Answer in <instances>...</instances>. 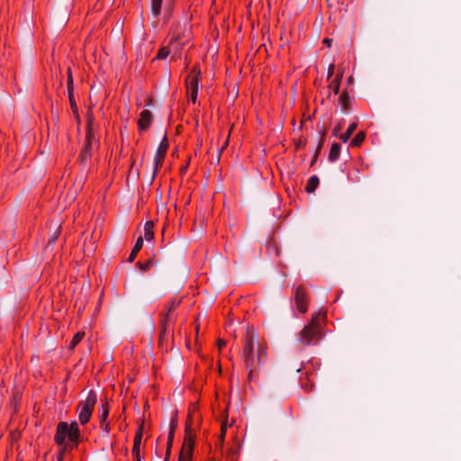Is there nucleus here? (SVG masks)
I'll return each mask as SVG.
<instances>
[{
	"label": "nucleus",
	"instance_id": "f257e3e1",
	"mask_svg": "<svg viewBox=\"0 0 461 461\" xmlns=\"http://www.w3.org/2000/svg\"><path fill=\"white\" fill-rule=\"evenodd\" d=\"M54 441L59 447L57 457L65 458V456L77 448L82 441L78 423L76 420L69 424L66 421H59L57 425Z\"/></svg>",
	"mask_w": 461,
	"mask_h": 461
},
{
	"label": "nucleus",
	"instance_id": "f03ea898",
	"mask_svg": "<svg viewBox=\"0 0 461 461\" xmlns=\"http://www.w3.org/2000/svg\"><path fill=\"white\" fill-rule=\"evenodd\" d=\"M95 104H90L86 113V137L83 147L78 155V161L83 168H86L93 157V144L99 145V138H95V131L98 125L95 124L94 115Z\"/></svg>",
	"mask_w": 461,
	"mask_h": 461
},
{
	"label": "nucleus",
	"instance_id": "7ed1b4c3",
	"mask_svg": "<svg viewBox=\"0 0 461 461\" xmlns=\"http://www.w3.org/2000/svg\"><path fill=\"white\" fill-rule=\"evenodd\" d=\"M256 335L254 329L251 330L248 327L246 336L244 339V344L242 348V358L246 367L249 369L248 382H251L253 379V369L255 368L254 359V346H255Z\"/></svg>",
	"mask_w": 461,
	"mask_h": 461
},
{
	"label": "nucleus",
	"instance_id": "20e7f679",
	"mask_svg": "<svg viewBox=\"0 0 461 461\" xmlns=\"http://www.w3.org/2000/svg\"><path fill=\"white\" fill-rule=\"evenodd\" d=\"M97 402V395L94 390H90L85 401H81L78 403V409H80L78 414L79 422L82 425H86L89 422L93 411L95 410V403Z\"/></svg>",
	"mask_w": 461,
	"mask_h": 461
},
{
	"label": "nucleus",
	"instance_id": "39448f33",
	"mask_svg": "<svg viewBox=\"0 0 461 461\" xmlns=\"http://www.w3.org/2000/svg\"><path fill=\"white\" fill-rule=\"evenodd\" d=\"M168 35L170 36L169 43L188 41L191 36V25L186 22L174 23L169 29Z\"/></svg>",
	"mask_w": 461,
	"mask_h": 461
},
{
	"label": "nucleus",
	"instance_id": "423d86ee",
	"mask_svg": "<svg viewBox=\"0 0 461 461\" xmlns=\"http://www.w3.org/2000/svg\"><path fill=\"white\" fill-rule=\"evenodd\" d=\"M168 149H169V142H168L167 132H165V135L158 145V148L157 149V152H156V155L154 158V168H153V173H152V176H151V180H150V185L154 182L157 174L158 173L159 169L162 167Z\"/></svg>",
	"mask_w": 461,
	"mask_h": 461
},
{
	"label": "nucleus",
	"instance_id": "0eeeda50",
	"mask_svg": "<svg viewBox=\"0 0 461 461\" xmlns=\"http://www.w3.org/2000/svg\"><path fill=\"white\" fill-rule=\"evenodd\" d=\"M317 338V312L312 313L311 321L300 332V342L310 345Z\"/></svg>",
	"mask_w": 461,
	"mask_h": 461
},
{
	"label": "nucleus",
	"instance_id": "6e6552de",
	"mask_svg": "<svg viewBox=\"0 0 461 461\" xmlns=\"http://www.w3.org/2000/svg\"><path fill=\"white\" fill-rule=\"evenodd\" d=\"M202 77L203 76L201 65L199 62H196L193 66L190 73L187 75L185 81L187 93H189V90L191 89L199 90V86L202 81Z\"/></svg>",
	"mask_w": 461,
	"mask_h": 461
},
{
	"label": "nucleus",
	"instance_id": "1a4fd4ad",
	"mask_svg": "<svg viewBox=\"0 0 461 461\" xmlns=\"http://www.w3.org/2000/svg\"><path fill=\"white\" fill-rule=\"evenodd\" d=\"M144 419L139 424L138 429L135 431L134 438H133V446L131 454L134 461H145L144 456L140 453V445L143 437L144 430Z\"/></svg>",
	"mask_w": 461,
	"mask_h": 461
},
{
	"label": "nucleus",
	"instance_id": "9d476101",
	"mask_svg": "<svg viewBox=\"0 0 461 461\" xmlns=\"http://www.w3.org/2000/svg\"><path fill=\"white\" fill-rule=\"evenodd\" d=\"M294 303L297 310L301 313H305L308 310V297L306 289L303 285H300L297 286L294 294Z\"/></svg>",
	"mask_w": 461,
	"mask_h": 461
},
{
	"label": "nucleus",
	"instance_id": "9b49d317",
	"mask_svg": "<svg viewBox=\"0 0 461 461\" xmlns=\"http://www.w3.org/2000/svg\"><path fill=\"white\" fill-rule=\"evenodd\" d=\"M159 317L158 344V347L163 348L164 344L167 342V333L170 317H167V314H159Z\"/></svg>",
	"mask_w": 461,
	"mask_h": 461
},
{
	"label": "nucleus",
	"instance_id": "f8f14e48",
	"mask_svg": "<svg viewBox=\"0 0 461 461\" xmlns=\"http://www.w3.org/2000/svg\"><path fill=\"white\" fill-rule=\"evenodd\" d=\"M67 90H68V96L69 100V104L72 113L78 111V107L74 96V80L72 76V70L70 68H68L67 69Z\"/></svg>",
	"mask_w": 461,
	"mask_h": 461
},
{
	"label": "nucleus",
	"instance_id": "ddd939ff",
	"mask_svg": "<svg viewBox=\"0 0 461 461\" xmlns=\"http://www.w3.org/2000/svg\"><path fill=\"white\" fill-rule=\"evenodd\" d=\"M153 122V115L152 113L149 110H142L140 118L137 122L138 130L140 132H145L147 131Z\"/></svg>",
	"mask_w": 461,
	"mask_h": 461
},
{
	"label": "nucleus",
	"instance_id": "4468645a",
	"mask_svg": "<svg viewBox=\"0 0 461 461\" xmlns=\"http://www.w3.org/2000/svg\"><path fill=\"white\" fill-rule=\"evenodd\" d=\"M23 399V392L17 388L12 390V395L9 399L7 406L12 409L11 416L15 415L20 408Z\"/></svg>",
	"mask_w": 461,
	"mask_h": 461
},
{
	"label": "nucleus",
	"instance_id": "2eb2a0df",
	"mask_svg": "<svg viewBox=\"0 0 461 461\" xmlns=\"http://www.w3.org/2000/svg\"><path fill=\"white\" fill-rule=\"evenodd\" d=\"M313 375V371L305 370L300 376L301 386L306 393L312 392L314 387Z\"/></svg>",
	"mask_w": 461,
	"mask_h": 461
},
{
	"label": "nucleus",
	"instance_id": "dca6fc26",
	"mask_svg": "<svg viewBox=\"0 0 461 461\" xmlns=\"http://www.w3.org/2000/svg\"><path fill=\"white\" fill-rule=\"evenodd\" d=\"M176 5V0H165L162 20L164 23H168L172 19Z\"/></svg>",
	"mask_w": 461,
	"mask_h": 461
},
{
	"label": "nucleus",
	"instance_id": "f3484780",
	"mask_svg": "<svg viewBox=\"0 0 461 461\" xmlns=\"http://www.w3.org/2000/svg\"><path fill=\"white\" fill-rule=\"evenodd\" d=\"M177 427H178V410L176 409L173 411V412L171 414L169 431H168V435H167V443H169V444L174 443L175 434H176V430Z\"/></svg>",
	"mask_w": 461,
	"mask_h": 461
},
{
	"label": "nucleus",
	"instance_id": "a211bd4d",
	"mask_svg": "<svg viewBox=\"0 0 461 461\" xmlns=\"http://www.w3.org/2000/svg\"><path fill=\"white\" fill-rule=\"evenodd\" d=\"M196 433L194 429H185L184 441L182 447L194 449Z\"/></svg>",
	"mask_w": 461,
	"mask_h": 461
},
{
	"label": "nucleus",
	"instance_id": "6ab92c4d",
	"mask_svg": "<svg viewBox=\"0 0 461 461\" xmlns=\"http://www.w3.org/2000/svg\"><path fill=\"white\" fill-rule=\"evenodd\" d=\"M164 0H150V12L155 18H158L162 14Z\"/></svg>",
	"mask_w": 461,
	"mask_h": 461
},
{
	"label": "nucleus",
	"instance_id": "aec40b11",
	"mask_svg": "<svg viewBox=\"0 0 461 461\" xmlns=\"http://www.w3.org/2000/svg\"><path fill=\"white\" fill-rule=\"evenodd\" d=\"M142 247H143V238L141 236H140L137 239L135 245L133 246V248L131 251V254L128 258L129 263H132L135 260L138 253L140 252V250L141 249Z\"/></svg>",
	"mask_w": 461,
	"mask_h": 461
},
{
	"label": "nucleus",
	"instance_id": "412c9836",
	"mask_svg": "<svg viewBox=\"0 0 461 461\" xmlns=\"http://www.w3.org/2000/svg\"><path fill=\"white\" fill-rule=\"evenodd\" d=\"M61 230H62L61 223H55L54 230H53L52 233L50 234L49 239H48V246L49 247L54 246L56 240L59 239V237L61 233Z\"/></svg>",
	"mask_w": 461,
	"mask_h": 461
},
{
	"label": "nucleus",
	"instance_id": "4be33fe9",
	"mask_svg": "<svg viewBox=\"0 0 461 461\" xmlns=\"http://www.w3.org/2000/svg\"><path fill=\"white\" fill-rule=\"evenodd\" d=\"M182 302V299H171L165 306H164V312H160L159 314H167V317H170V312L175 311L178 306L180 305Z\"/></svg>",
	"mask_w": 461,
	"mask_h": 461
},
{
	"label": "nucleus",
	"instance_id": "5701e85b",
	"mask_svg": "<svg viewBox=\"0 0 461 461\" xmlns=\"http://www.w3.org/2000/svg\"><path fill=\"white\" fill-rule=\"evenodd\" d=\"M99 421L100 423H105V421H107L110 411V406L107 400L99 405Z\"/></svg>",
	"mask_w": 461,
	"mask_h": 461
},
{
	"label": "nucleus",
	"instance_id": "b1692460",
	"mask_svg": "<svg viewBox=\"0 0 461 461\" xmlns=\"http://www.w3.org/2000/svg\"><path fill=\"white\" fill-rule=\"evenodd\" d=\"M267 346L258 344L257 352V366H260L261 364H264L267 361Z\"/></svg>",
	"mask_w": 461,
	"mask_h": 461
},
{
	"label": "nucleus",
	"instance_id": "393cba45",
	"mask_svg": "<svg viewBox=\"0 0 461 461\" xmlns=\"http://www.w3.org/2000/svg\"><path fill=\"white\" fill-rule=\"evenodd\" d=\"M194 450V449L181 447L177 461H192Z\"/></svg>",
	"mask_w": 461,
	"mask_h": 461
},
{
	"label": "nucleus",
	"instance_id": "a878e982",
	"mask_svg": "<svg viewBox=\"0 0 461 461\" xmlns=\"http://www.w3.org/2000/svg\"><path fill=\"white\" fill-rule=\"evenodd\" d=\"M171 52L169 46L160 47L157 52V55L151 59V63H154L157 60L166 59Z\"/></svg>",
	"mask_w": 461,
	"mask_h": 461
},
{
	"label": "nucleus",
	"instance_id": "bb28decb",
	"mask_svg": "<svg viewBox=\"0 0 461 461\" xmlns=\"http://www.w3.org/2000/svg\"><path fill=\"white\" fill-rule=\"evenodd\" d=\"M154 222L153 221H148L144 224V237L147 241H150L154 239Z\"/></svg>",
	"mask_w": 461,
	"mask_h": 461
},
{
	"label": "nucleus",
	"instance_id": "cd10ccee",
	"mask_svg": "<svg viewBox=\"0 0 461 461\" xmlns=\"http://www.w3.org/2000/svg\"><path fill=\"white\" fill-rule=\"evenodd\" d=\"M317 189V176H312L304 186V192L307 194H312Z\"/></svg>",
	"mask_w": 461,
	"mask_h": 461
},
{
	"label": "nucleus",
	"instance_id": "c85d7f7f",
	"mask_svg": "<svg viewBox=\"0 0 461 461\" xmlns=\"http://www.w3.org/2000/svg\"><path fill=\"white\" fill-rule=\"evenodd\" d=\"M86 333L83 330L77 331L74 336L70 344L68 346V349L73 350L84 339Z\"/></svg>",
	"mask_w": 461,
	"mask_h": 461
},
{
	"label": "nucleus",
	"instance_id": "c756f323",
	"mask_svg": "<svg viewBox=\"0 0 461 461\" xmlns=\"http://www.w3.org/2000/svg\"><path fill=\"white\" fill-rule=\"evenodd\" d=\"M155 255H152L151 258H148L147 260L141 262V261H138L136 263V266L141 270V271H149L151 267L154 265V258H155Z\"/></svg>",
	"mask_w": 461,
	"mask_h": 461
},
{
	"label": "nucleus",
	"instance_id": "7c9ffc66",
	"mask_svg": "<svg viewBox=\"0 0 461 461\" xmlns=\"http://www.w3.org/2000/svg\"><path fill=\"white\" fill-rule=\"evenodd\" d=\"M339 152H340L339 144L334 143L331 146V149L329 153V160L331 162L335 161L339 158Z\"/></svg>",
	"mask_w": 461,
	"mask_h": 461
},
{
	"label": "nucleus",
	"instance_id": "2f4dec72",
	"mask_svg": "<svg viewBox=\"0 0 461 461\" xmlns=\"http://www.w3.org/2000/svg\"><path fill=\"white\" fill-rule=\"evenodd\" d=\"M227 422H228V418L226 417L225 420L221 424V429H220V435H219V442H220L221 447H222L223 443H224V438H225L227 428H228Z\"/></svg>",
	"mask_w": 461,
	"mask_h": 461
},
{
	"label": "nucleus",
	"instance_id": "473e14b6",
	"mask_svg": "<svg viewBox=\"0 0 461 461\" xmlns=\"http://www.w3.org/2000/svg\"><path fill=\"white\" fill-rule=\"evenodd\" d=\"M357 124L356 122H352L348 130L346 131L345 133H343L341 136H340V140L343 141V142H347L348 140V139L350 138V136L352 135V133L354 132V131L357 129Z\"/></svg>",
	"mask_w": 461,
	"mask_h": 461
},
{
	"label": "nucleus",
	"instance_id": "72a5a7b5",
	"mask_svg": "<svg viewBox=\"0 0 461 461\" xmlns=\"http://www.w3.org/2000/svg\"><path fill=\"white\" fill-rule=\"evenodd\" d=\"M160 294L153 290H148L144 292L142 298L145 302H152L153 300L158 298Z\"/></svg>",
	"mask_w": 461,
	"mask_h": 461
},
{
	"label": "nucleus",
	"instance_id": "f704fd0d",
	"mask_svg": "<svg viewBox=\"0 0 461 461\" xmlns=\"http://www.w3.org/2000/svg\"><path fill=\"white\" fill-rule=\"evenodd\" d=\"M317 113V107H315L312 113V114L306 115L305 113H303L302 120H301V128H307L306 123L307 121H312V118H314L315 113Z\"/></svg>",
	"mask_w": 461,
	"mask_h": 461
},
{
	"label": "nucleus",
	"instance_id": "c9c22d12",
	"mask_svg": "<svg viewBox=\"0 0 461 461\" xmlns=\"http://www.w3.org/2000/svg\"><path fill=\"white\" fill-rule=\"evenodd\" d=\"M366 134L364 131H359L351 140V145L357 147L359 146L365 140Z\"/></svg>",
	"mask_w": 461,
	"mask_h": 461
},
{
	"label": "nucleus",
	"instance_id": "e433bc0d",
	"mask_svg": "<svg viewBox=\"0 0 461 461\" xmlns=\"http://www.w3.org/2000/svg\"><path fill=\"white\" fill-rule=\"evenodd\" d=\"M232 128H233V125L230 127V131L228 133V136L224 141V143H222V146L219 149V152H218V156H217V162L220 161V158H221V154L223 152L224 149H227V147L229 146V142H230V132L232 131Z\"/></svg>",
	"mask_w": 461,
	"mask_h": 461
},
{
	"label": "nucleus",
	"instance_id": "4c0bfd02",
	"mask_svg": "<svg viewBox=\"0 0 461 461\" xmlns=\"http://www.w3.org/2000/svg\"><path fill=\"white\" fill-rule=\"evenodd\" d=\"M188 41H176L175 43H169L168 42V46L169 48L170 47H173V50L174 51H182V50L184 49V47L185 46V44L187 43Z\"/></svg>",
	"mask_w": 461,
	"mask_h": 461
},
{
	"label": "nucleus",
	"instance_id": "58836bf2",
	"mask_svg": "<svg viewBox=\"0 0 461 461\" xmlns=\"http://www.w3.org/2000/svg\"><path fill=\"white\" fill-rule=\"evenodd\" d=\"M307 144V139L303 136H301L297 140L294 141L295 149L298 150L300 149H303Z\"/></svg>",
	"mask_w": 461,
	"mask_h": 461
},
{
	"label": "nucleus",
	"instance_id": "ea45409f",
	"mask_svg": "<svg viewBox=\"0 0 461 461\" xmlns=\"http://www.w3.org/2000/svg\"><path fill=\"white\" fill-rule=\"evenodd\" d=\"M194 416H191L190 413H187V417L185 423V429H194Z\"/></svg>",
	"mask_w": 461,
	"mask_h": 461
},
{
	"label": "nucleus",
	"instance_id": "a19ab883",
	"mask_svg": "<svg viewBox=\"0 0 461 461\" xmlns=\"http://www.w3.org/2000/svg\"><path fill=\"white\" fill-rule=\"evenodd\" d=\"M329 87L330 89H333L334 94H337L339 92V82L338 77L331 81V83L330 84Z\"/></svg>",
	"mask_w": 461,
	"mask_h": 461
},
{
	"label": "nucleus",
	"instance_id": "79ce46f5",
	"mask_svg": "<svg viewBox=\"0 0 461 461\" xmlns=\"http://www.w3.org/2000/svg\"><path fill=\"white\" fill-rule=\"evenodd\" d=\"M173 444L167 443L164 461H169Z\"/></svg>",
	"mask_w": 461,
	"mask_h": 461
},
{
	"label": "nucleus",
	"instance_id": "37998d69",
	"mask_svg": "<svg viewBox=\"0 0 461 461\" xmlns=\"http://www.w3.org/2000/svg\"><path fill=\"white\" fill-rule=\"evenodd\" d=\"M190 95H189V100L193 103V104H195L196 101H197V96H198V90H194V89H191L189 90V93H188Z\"/></svg>",
	"mask_w": 461,
	"mask_h": 461
},
{
	"label": "nucleus",
	"instance_id": "c03bdc74",
	"mask_svg": "<svg viewBox=\"0 0 461 461\" xmlns=\"http://www.w3.org/2000/svg\"><path fill=\"white\" fill-rule=\"evenodd\" d=\"M190 161H191V157H188L187 159H186V162L185 165H183L180 169H179V173L181 176H184L186 171H187V168L189 167V164H190Z\"/></svg>",
	"mask_w": 461,
	"mask_h": 461
},
{
	"label": "nucleus",
	"instance_id": "a18cd8bd",
	"mask_svg": "<svg viewBox=\"0 0 461 461\" xmlns=\"http://www.w3.org/2000/svg\"><path fill=\"white\" fill-rule=\"evenodd\" d=\"M197 410H198V404L195 402H191L188 406L187 413H190L191 416H194Z\"/></svg>",
	"mask_w": 461,
	"mask_h": 461
},
{
	"label": "nucleus",
	"instance_id": "49530a36",
	"mask_svg": "<svg viewBox=\"0 0 461 461\" xmlns=\"http://www.w3.org/2000/svg\"><path fill=\"white\" fill-rule=\"evenodd\" d=\"M67 1L68 2L69 5L67 7L66 12L63 14V21H65V22H67L68 19L69 9L73 5L74 0H67Z\"/></svg>",
	"mask_w": 461,
	"mask_h": 461
},
{
	"label": "nucleus",
	"instance_id": "de8ad7c7",
	"mask_svg": "<svg viewBox=\"0 0 461 461\" xmlns=\"http://www.w3.org/2000/svg\"><path fill=\"white\" fill-rule=\"evenodd\" d=\"M73 115H74L75 121L77 124V130L79 131V127L81 125V117H80L79 112L78 111L74 112Z\"/></svg>",
	"mask_w": 461,
	"mask_h": 461
},
{
	"label": "nucleus",
	"instance_id": "09e8293b",
	"mask_svg": "<svg viewBox=\"0 0 461 461\" xmlns=\"http://www.w3.org/2000/svg\"><path fill=\"white\" fill-rule=\"evenodd\" d=\"M318 316H319V337L321 336V322L322 320L325 319V312H321V311H319V313H318Z\"/></svg>",
	"mask_w": 461,
	"mask_h": 461
},
{
	"label": "nucleus",
	"instance_id": "8fccbe9b",
	"mask_svg": "<svg viewBox=\"0 0 461 461\" xmlns=\"http://www.w3.org/2000/svg\"><path fill=\"white\" fill-rule=\"evenodd\" d=\"M154 104V98L152 95H148L145 99V105L146 106H152Z\"/></svg>",
	"mask_w": 461,
	"mask_h": 461
},
{
	"label": "nucleus",
	"instance_id": "3c124183",
	"mask_svg": "<svg viewBox=\"0 0 461 461\" xmlns=\"http://www.w3.org/2000/svg\"><path fill=\"white\" fill-rule=\"evenodd\" d=\"M226 346V341L222 339H217V347L218 349L221 351L224 347Z\"/></svg>",
	"mask_w": 461,
	"mask_h": 461
},
{
	"label": "nucleus",
	"instance_id": "603ef678",
	"mask_svg": "<svg viewBox=\"0 0 461 461\" xmlns=\"http://www.w3.org/2000/svg\"><path fill=\"white\" fill-rule=\"evenodd\" d=\"M100 424H101V427L104 429V431L106 433V435H108L110 433V424H109V422L105 421V423H100Z\"/></svg>",
	"mask_w": 461,
	"mask_h": 461
},
{
	"label": "nucleus",
	"instance_id": "864d4df0",
	"mask_svg": "<svg viewBox=\"0 0 461 461\" xmlns=\"http://www.w3.org/2000/svg\"><path fill=\"white\" fill-rule=\"evenodd\" d=\"M180 58H181V52L180 51H174L173 55L170 58V60L171 61H176V60H177Z\"/></svg>",
	"mask_w": 461,
	"mask_h": 461
},
{
	"label": "nucleus",
	"instance_id": "5fc2aeb1",
	"mask_svg": "<svg viewBox=\"0 0 461 461\" xmlns=\"http://www.w3.org/2000/svg\"><path fill=\"white\" fill-rule=\"evenodd\" d=\"M134 164H135V159L131 158V167H130V169H129V173H128V176H127V181L129 180V177H130V174L131 173L132 171V168L134 167Z\"/></svg>",
	"mask_w": 461,
	"mask_h": 461
},
{
	"label": "nucleus",
	"instance_id": "6e6d98bb",
	"mask_svg": "<svg viewBox=\"0 0 461 461\" xmlns=\"http://www.w3.org/2000/svg\"><path fill=\"white\" fill-rule=\"evenodd\" d=\"M316 162H317V150L314 152V154L312 156L311 166H313Z\"/></svg>",
	"mask_w": 461,
	"mask_h": 461
},
{
	"label": "nucleus",
	"instance_id": "4d7b16f0",
	"mask_svg": "<svg viewBox=\"0 0 461 461\" xmlns=\"http://www.w3.org/2000/svg\"><path fill=\"white\" fill-rule=\"evenodd\" d=\"M333 71H334V65H330L329 67V70H328V77H330L333 74Z\"/></svg>",
	"mask_w": 461,
	"mask_h": 461
},
{
	"label": "nucleus",
	"instance_id": "13d9d810",
	"mask_svg": "<svg viewBox=\"0 0 461 461\" xmlns=\"http://www.w3.org/2000/svg\"><path fill=\"white\" fill-rule=\"evenodd\" d=\"M331 42H332V40L331 39H328V38H325L323 40V43L326 44L327 46L330 47L331 45Z\"/></svg>",
	"mask_w": 461,
	"mask_h": 461
},
{
	"label": "nucleus",
	"instance_id": "bf43d9fd",
	"mask_svg": "<svg viewBox=\"0 0 461 461\" xmlns=\"http://www.w3.org/2000/svg\"><path fill=\"white\" fill-rule=\"evenodd\" d=\"M183 130V126L181 124L177 125L176 128V133L180 134Z\"/></svg>",
	"mask_w": 461,
	"mask_h": 461
},
{
	"label": "nucleus",
	"instance_id": "052dcab7",
	"mask_svg": "<svg viewBox=\"0 0 461 461\" xmlns=\"http://www.w3.org/2000/svg\"><path fill=\"white\" fill-rule=\"evenodd\" d=\"M339 99L344 103L348 99V96L347 95H341Z\"/></svg>",
	"mask_w": 461,
	"mask_h": 461
},
{
	"label": "nucleus",
	"instance_id": "680f3d73",
	"mask_svg": "<svg viewBox=\"0 0 461 461\" xmlns=\"http://www.w3.org/2000/svg\"><path fill=\"white\" fill-rule=\"evenodd\" d=\"M136 176H137V177L140 176V169L139 168L136 169Z\"/></svg>",
	"mask_w": 461,
	"mask_h": 461
},
{
	"label": "nucleus",
	"instance_id": "e2e57ef3",
	"mask_svg": "<svg viewBox=\"0 0 461 461\" xmlns=\"http://www.w3.org/2000/svg\"><path fill=\"white\" fill-rule=\"evenodd\" d=\"M195 330H196V333H198V330H199V324H196V326H195Z\"/></svg>",
	"mask_w": 461,
	"mask_h": 461
},
{
	"label": "nucleus",
	"instance_id": "0e129e2a",
	"mask_svg": "<svg viewBox=\"0 0 461 461\" xmlns=\"http://www.w3.org/2000/svg\"><path fill=\"white\" fill-rule=\"evenodd\" d=\"M177 152V148L175 149V150L173 151L172 155L174 156L175 154H176Z\"/></svg>",
	"mask_w": 461,
	"mask_h": 461
},
{
	"label": "nucleus",
	"instance_id": "69168bd1",
	"mask_svg": "<svg viewBox=\"0 0 461 461\" xmlns=\"http://www.w3.org/2000/svg\"><path fill=\"white\" fill-rule=\"evenodd\" d=\"M313 85H317V77L313 79Z\"/></svg>",
	"mask_w": 461,
	"mask_h": 461
},
{
	"label": "nucleus",
	"instance_id": "338daca9",
	"mask_svg": "<svg viewBox=\"0 0 461 461\" xmlns=\"http://www.w3.org/2000/svg\"><path fill=\"white\" fill-rule=\"evenodd\" d=\"M57 461H64V458L57 457Z\"/></svg>",
	"mask_w": 461,
	"mask_h": 461
},
{
	"label": "nucleus",
	"instance_id": "774afa93",
	"mask_svg": "<svg viewBox=\"0 0 461 461\" xmlns=\"http://www.w3.org/2000/svg\"><path fill=\"white\" fill-rule=\"evenodd\" d=\"M188 66H189V63H185V69H187Z\"/></svg>",
	"mask_w": 461,
	"mask_h": 461
}]
</instances>
